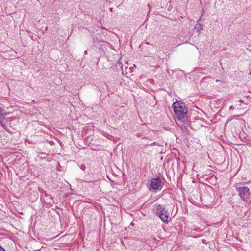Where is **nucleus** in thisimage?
<instances>
[{
  "instance_id": "f257e3e1",
  "label": "nucleus",
  "mask_w": 251,
  "mask_h": 251,
  "mask_svg": "<svg viewBox=\"0 0 251 251\" xmlns=\"http://www.w3.org/2000/svg\"><path fill=\"white\" fill-rule=\"evenodd\" d=\"M172 106L176 118L179 120H183L187 113V108L185 104L181 101H176Z\"/></svg>"
},
{
  "instance_id": "f03ea898",
  "label": "nucleus",
  "mask_w": 251,
  "mask_h": 251,
  "mask_svg": "<svg viewBox=\"0 0 251 251\" xmlns=\"http://www.w3.org/2000/svg\"><path fill=\"white\" fill-rule=\"evenodd\" d=\"M154 213L157 215L160 219L165 223L169 222V214L167 210L161 204H155L153 206Z\"/></svg>"
},
{
  "instance_id": "7ed1b4c3",
  "label": "nucleus",
  "mask_w": 251,
  "mask_h": 251,
  "mask_svg": "<svg viewBox=\"0 0 251 251\" xmlns=\"http://www.w3.org/2000/svg\"><path fill=\"white\" fill-rule=\"evenodd\" d=\"M163 186V183L159 178H153L150 180L149 188L150 190H152L156 192L157 191H160Z\"/></svg>"
},
{
  "instance_id": "20e7f679",
  "label": "nucleus",
  "mask_w": 251,
  "mask_h": 251,
  "mask_svg": "<svg viewBox=\"0 0 251 251\" xmlns=\"http://www.w3.org/2000/svg\"><path fill=\"white\" fill-rule=\"evenodd\" d=\"M236 191L242 200L246 201L250 195V189L247 187H240L238 185L235 186Z\"/></svg>"
},
{
  "instance_id": "39448f33",
  "label": "nucleus",
  "mask_w": 251,
  "mask_h": 251,
  "mask_svg": "<svg viewBox=\"0 0 251 251\" xmlns=\"http://www.w3.org/2000/svg\"><path fill=\"white\" fill-rule=\"evenodd\" d=\"M203 28V25L202 24L198 23L196 24V25L195 26V28L196 29L197 31L198 32H200L201 30H202Z\"/></svg>"
},
{
  "instance_id": "423d86ee",
  "label": "nucleus",
  "mask_w": 251,
  "mask_h": 251,
  "mask_svg": "<svg viewBox=\"0 0 251 251\" xmlns=\"http://www.w3.org/2000/svg\"><path fill=\"white\" fill-rule=\"evenodd\" d=\"M0 251H6L1 246H0Z\"/></svg>"
},
{
  "instance_id": "0eeeda50",
  "label": "nucleus",
  "mask_w": 251,
  "mask_h": 251,
  "mask_svg": "<svg viewBox=\"0 0 251 251\" xmlns=\"http://www.w3.org/2000/svg\"><path fill=\"white\" fill-rule=\"evenodd\" d=\"M234 108L233 106H231L229 108L230 110H234Z\"/></svg>"
},
{
  "instance_id": "6e6552de",
  "label": "nucleus",
  "mask_w": 251,
  "mask_h": 251,
  "mask_svg": "<svg viewBox=\"0 0 251 251\" xmlns=\"http://www.w3.org/2000/svg\"><path fill=\"white\" fill-rule=\"evenodd\" d=\"M120 67H121V69H122V70H124V66H123V65L121 64V65Z\"/></svg>"
},
{
  "instance_id": "1a4fd4ad",
  "label": "nucleus",
  "mask_w": 251,
  "mask_h": 251,
  "mask_svg": "<svg viewBox=\"0 0 251 251\" xmlns=\"http://www.w3.org/2000/svg\"><path fill=\"white\" fill-rule=\"evenodd\" d=\"M124 67L125 68V70H126L127 69V67L124 66Z\"/></svg>"
},
{
  "instance_id": "9d476101",
  "label": "nucleus",
  "mask_w": 251,
  "mask_h": 251,
  "mask_svg": "<svg viewBox=\"0 0 251 251\" xmlns=\"http://www.w3.org/2000/svg\"><path fill=\"white\" fill-rule=\"evenodd\" d=\"M84 53H85V54H87V50H86V51L84 52Z\"/></svg>"
},
{
  "instance_id": "9b49d317",
  "label": "nucleus",
  "mask_w": 251,
  "mask_h": 251,
  "mask_svg": "<svg viewBox=\"0 0 251 251\" xmlns=\"http://www.w3.org/2000/svg\"><path fill=\"white\" fill-rule=\"evenodd\" d=\"M119 64H121V62H120V60H119Z\"/></svg>"
}]
</instances>
